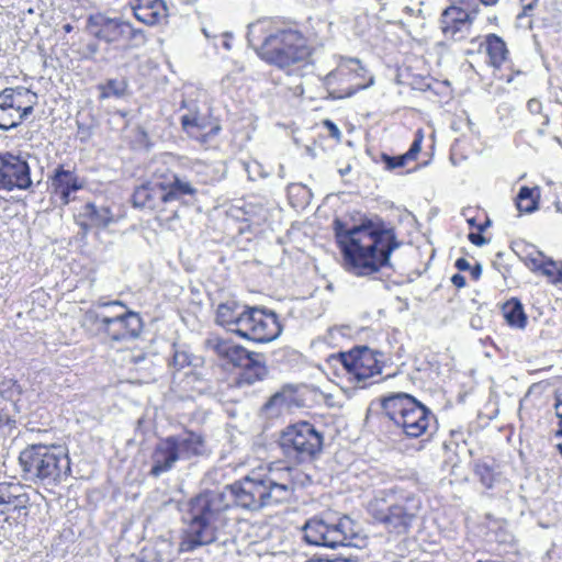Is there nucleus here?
<instances>
[{"label": "nucleus", "mask_w": 562, "mask_h": 562, "mask_svg": "<svg viewBox=\"0 0 562 562\" xmlns=\"http://www.w3.org/2000/svg\"><path fill=\"white\" fill-rule=\"evenodd\" d=\"M102 306L104 307H108V306H114V305H120V306H124L123 303L121 301H111V302H105V303H102L101 304Z\"/></svg>", "instance_id": "nucleus-56"}, {"label": "nucleus", "mask_w": 562, "mask_h": 562, "mask_svg": "<svg viewBox=\"0 0 562 562\" xmlns=\"http://www.w3.org/2000/svg\"><path fill=\"white\" fill-rule=\"evenodd\" d=\"M470 14L456 7L448 8L442 13L441 29L446 35L456 37L459 33L469 31Z\"/></svg>", "instance_id": "nucleus-26"}, {"label": "nucleus", "mask_w": 562, "mask_h": 562, "mask_svg": "<svg viewBox=\"0 0 562 562\" xmlns=\"http://www.w3.org/2000/svg\"><path fill=\"white\" fill-rule=\"evenodd\" d=\"M557 448H558L559 452H560V453H561V456H562V442H561V443H559V445L557 446Z\"/></svg>", "instance_id": "nucleus-62"}, {"label": "nucleus", "mask_w": 562, "mask_h": 562, "mask_svg": "<svg viewBox=\"0 0 562 562\" xmlns=\"http://www.w3.org/2000/svg\"><path fill=\"white\" fill-rule=\"evenodd\" d=\"M237 383L239 386L252 385L268 375V369L262 353L252 355L250 363L240 367Z\"/></svg>", "instance_id": "nucleus-28"}, {"label": "nucleus", "mask_w": 562, "mask_h": 562, "mask_svg": "<svg viewBox=\"0 0 562 562\" xmlns=\"http://www.w3.org/2000/svg\"><path fill=\"white\" fill-rule=\"evenodd\" d=\"M130 7L135 19L149 26L165 22L168 16L164 0H132Z\"/></svg>", "instance_id": "nucleus-19"}, {"label": "nucleus", "mask_w": 562, "mask_h": 562, "mask_svg": "<svg viewBox=\"0 0 562 562\" xmlns=\"http://www.w3.org/2000/svg\"><path fill=\"white\" fill-rule=\"evenodd\" d=\"M524 260H525L526 266L530 270L539 271L542 266V262L544 260V256L541 251L536 250L533 252L528 254L524 258Z\"/></svg>", "instance_id": "nucleus-41"}, {"label": "nucleus", "mask_w": 562, "mask_h": 562, "mask_svg": "<svg viewBox=\"0 0 562 562\" xmlns=\"http://www.w3.org/2000/svg\"><path fill=\"white\" fill-rule=\"evenodd\" d=\"M486 52L490 57V64L498 68L506 60L508 49L502 37L496 34H488L486 36Z\"/></svg>", "instance_id": "nucleus-33"}, {"label": "nucleus", "mask_w": 562, "mask_h": 562, "mask_svg": "<svg viewBox=\"0 0 562 562\" xmlns=\"http://www.w3.org/2000/svg\"><path fill=\"white\" fill-rule=\"evenodd\" d=\"M381 408L383 414L409 438L424 435L430 420L435 419V415L426 405L405 392L383 396Z\"/></svg>", "instance_id": "nucleus-7"}, {"label": "nucleus", "mask_w": 562, "mask_h": 562, "mask_svg": "<svg viewBox=\"0 0 562 562\" xmlns=\"http://www.w3.org/2000/svg\"><path fill=\"white\" fill-rule=\"evenodd\" d=\"M5 160V191L14 189L29 190L33 182L31 168L25 159L11 153H4Z\"/></svg>", "instance_id": "nucleus-15"}, {"label": "nucleus", "mask_w": 562, "mask_h": 562, "mask_svg": "<svg viewBox=\"0 0 562 562\" xmlns=\"http://www.w3.org/2000/svg\"><path fill=\"white\" fill-rule=\"evenodd\" d=\"M27 508L13 507V505H0V522H9L10 519H19L21 516H27Z\"/></svg>", "instance_id": "nucleus-39"}, {"label": "nucleus", "mask_w": 562, "mask_h": 562, "mask_svg": "<svg viewBox=\"0 0 562 562\" xmlns=\"http://www.w3.org/2000/svg\"><path fill=\"white\" fill-rule=\"evenodd\" d=\"M24 88H5L0 92V130L9 131L19 126L18 97L30 94Z\"/></svg>", "instance_id": "nucleus-18"}, {"label": "nucleus", "mask_w": 562, "mask_h": 562, "mask_svg": "<svg viewBox=\"0 0 562 562\" xmlns=\"http://www.w3.org/2000/svg\"><path fill=\"white\" fill-rule=\"evenodd\" d=\"M13 505V507L27 508L30 496L25 487L19 483H0V505Z\"/></svg>", "instance_id": "nucleus-29"}, {"label": "nucleus", "mask_w": 562, "mask_h": 562, "mask_svg": "<svg viewBox=\"0 0 562 562\" xmlns=\"http://www.w3.org/2000/svg\"><path fill=\"white\" fill-rule=\"evenodd\" d=\"M22 477L34 484L55 487L71 474L70 459L61 446L31 445L20 452Z\"/></svg>", "instance_id": "nucleus-4"}, {"label": "nucleus", "mask_w": 562, "mask_h": 562, "mask_svg": "<svg viewBox=\"0 0 562 562\" xmlns=\"http://www.w3.org/2000/svg\"><path fill=\"white\" fill-rule=\"evenodd\" d=\"M220 40H221V45L229 50L231 49V36L228 35V33H224L220 36Z\"/></svg>", "instance_id": "nucleus-53"}, {"label": "nucleus", "mask_w": 562, "mask_h": 562, "mask_svg": "<svg viewBox=\"0 0 562 562\" xmlns=\"http://www.w3.org/2000/svg\"><path fill=\"white\" fill-rule=\"evenodd\" d=\"M557 436H562V424H561L560 429L557 431Z\"/></svg>", "instance_id": "nucleus-63"}, {"label": "nucleus", "mask_w": 562, "mask_h": 562, "mask_svg": "<svg viewBox=\"0 0 562 562\" xmlns=\"http://www.w3.org/2000/svg\"><path fill=\"white\" fill-rule=\"evenodd\" d=\"M167 203L183 200L187 196L194 198L198 188L186 177L170 172L161 177Z\"/></svg>", "instance_id": "nucleus-24"}, {"label": "nucleus", "mask_w": 562, "mask_h": 562, "mask_svg": "<svg viewBox=\"0 0 562 562\" xmlns=\"http://www.w3.org/2000/svg\"><path fill=\"white\" fill-rule=\"evenodd\" d=\"M179 460L180 458L168 438H162L156 445L151 454L153 464L149 474L159 477L161 474L171 471Z\"/></svg>", "instance_id": "nucleus-22"}, {"label": "nucleus", "mask_w": 562, "mask_h": 562, "mask_svg": "<svg viewBox=\"0 0 562 562\" xmlns=\"http://www.w3.org/2000/svg\"><path fill=\"white\" fill-rule=\"evenodd\" d=\"M522 5V14L529 15V13L535 9L538 0H520Z\"/></svg>", "instance_id": "nucleus-46"}, {"label": "nucleus", "mask_w": 562, "mask_h": 562, "mask_svg": "<svg viewBox=\"0 0 562 562\" xmlns=\"http://www.w3.org/2000/svg\"><path fill=\"white\" fill-rule=\"evenodd\" d=\"M543 126H548L549 125V116L548 115H544V121L542 123Z\"/></svg>", "instance_id": "nucleus-61"}, {"label": "nucleus", "mask_w": 562, "mask_h": 562, "mask_svg": "<svg viewBox=\"0 0 562 562\" xmlns=\"http://www.w3.org/2000/svg\"><path fill=\"white\" fill-rule=\"evenodd\" d=\"M468 224L471 226V227H476L477 228V225L476 224V221L474 217H471V218H468Z\"/></svg>", "instance_id": "nucleus-59"}, {"label": "nucleus", "mask_w": 562, "mask_h": 562, "mask_svg": "<svg viewBox=\"0 0 562 562\" xmlns=\"http://www.w3.org/2000/svg\"><path fill=\"white\" fill-rule=\"evenodd\" d=\"M422 143L423 135L420 131H418L415 139L411 144L409 149L405 154L398 156H390L387 154H382L381 161L384 164L385 169L394 170L396 168H402L407 164V161L415 159L419 151L422 150Z\"/></svg>", "instance_id": "nucleus-30"}, {"label": "nucleus", "mask_w": 562, "mask_h": 562, "mask_svg": "<svg viewBox=\"0 0 562 562\" xmlns=\"http://www.w3.org/2000/svg\"><path fill=\"white\" fill-rule=\"evenodd\" d=\"M279 447L283 456L293 463H308L322 453L324 436L308 422L288 425L279 436Z\"/></svg>", "instance_id": "nucleus-8"}, {"label": "nucleus", "mask_w": 562, "mask_h": 562, "mask_svg": "<svg viewBox=\"0 0 562 562\" xmlns=\"http://www.w3.org/2000/svg\"><path fill=\"white\" fill-rule=\"evenodd\" d=\"M91 324L98 327V331L104 334L113 341L135 339L143 329V321L135 312H125L121 315L108 316L94 311H87L83 316V325Z\"/></svg>", "instance_id": "nucleus-12"}, {"label": "nucleus", "mask_w": 562, "mask_h": 562, "mask_svg": "<svg viewBox=\"0 0 562 562\" xmlns=\"http://www.w3.org/2000/svg\"><path fill=\"white\" fill-rule=\"evenodd\" d=\"M334 366H340L349 380H353L360 387L371 384L369 379L381 374L384 355L367 346H358L348 352H338L329 358Z\"/></svg>", "instance_id": "nucleus-11"}, {"label": "nucleus", "mask_w": 562, "mask_h": 562, "mask_svg": "<svg viewBox=\"0 0 562 562\" xmlns=\"http://www.w3.org/2000/svg\"><path fill=\"white\" fill-rule=\"evenodd\" d=\"M240 330L241 338L256 342H270L281 335L282 327L274 312L250 306L244 323L241 322Z\"/></svg>", "instance_id": "nucleus-13"}, {"label": "nucleus", "mask_w": 562, "mask_h": 562, "mask_svg": "<svg viewBox=\"0 0 562 562\" xmlns=\"http://www.w3.org/2000/svg\"><path fill=\"white\" fill-rule=\"evenodd\" d=\"M303 33L294 26H276L262 38L258 55L280 69L305 63L312 55Z\"/></svg>", "instance_id": "nucleus-6"}, {"label": "nucleus", "mask_w": 562, "mask_h": 562, "mask_svg": "<svg viewBox=\"0 0 562 562\" xmlns=\"http://www.w3.org/2000/svg\"><path fill=\"white\" fill-rule=\"evenodd\" d=\"M544 276L549 277L553 283H560L562 280V262L554 261L544 257L540 270Z\"/></svg>", "instance_id": "nucleus-37"}, {"label": "nucleus", "mask_w": 562, "mask_h": 562, "mask_svg": "<svg viewBox=\"0 0 562 562\" xmlns=\"http://www.w3.org/2000/svg\"><path fill=\"white\" fill-rule=\"evenodd\" d=\"M557 416L560 418V422L562 424V402H559L555 405Z\"/></svg>", "instance_id": "nucleus-54"}, {"label": "nucleus", "mask_w": 562, "mask_h": 562, "mask_svg": "<svg viewBox=\"0 0 562 562\" xmlns=\"http://www.w3.org/2000/svg\"><path fill=\"white\" fill-rule=\"evenodd\" d=\"M114 214L110 206L87 202L78 214V225L85 234L90 229H103L114 223Z\"/></svg>", "instance_id": "nucleus-16"}, {"label": "nucleus", "mask_w": 562, "mask_h": 562, "mask_svg": "<svg viewBox=\"0 0 562 562\" xmlns=\"http://www.w3.org/2000/svg\"><path fill=\"white\" fill-rule=\"evenodd\" d=\"M373 83H374V77L370 76L367 82H362V81L356 82L352 88H349L348 91H346L344 97H351L356 92L371 87Z\"/></svg>", "instance_id": "nucleus-43"}, {"label": "nucleus", "mask_w": 562, "mask_h": 562, "mask_svg": "<svg viewBox=\"0 0 562 562\" xmlns=\"http://www.w3.org/2000/svg\"><path fill=\"white\" fill-rule=\"evenodd\" d=\"M325 125L328 127V131L331 136H334V137L340 136V131L334 122L327 120V121H325Z\"/></svg>", "instance_id": "nucleus-50"}, {"label": "nucleus", "mask_w": 562, "mask_h": 562, "mask_svg": "<svg viewBox=\"0 0 562 562\" xmlns=\"http://www.w3.org/2000/svg\"><path fill=\"white\" fill-rule=\"evenodd\" d=\"M485 5L496 4L498 0H480Z\"/></svg>", "instance_id": "nucleus-58"}, {"label": "nucleus", "mask_w": 562, "mask_h": 562, "mask_svg": "<svg viewBox=\"0 0 562 562\" xmlns=\"http://www.w3.org/2000/svg\"><path fill=\"white\" fill-rule=\"evenodd\" d=\"M22 392L21 386L13 379L3 378L0 380V395L9 401L16 400Z\"/></svg>", "instance_id": "nucleus-38"}, {"label": "nucleus", "mask_w": 562, "mask_h": 562, "mask_svg": "<svg viewBox=\"0 0 562 562\" xmlns=\"http://www.w3.org/2000/svg\"><path fill=\"white\" fill-rule=\"evenodd\" d=\"M555 206H557V210H558L559 212H562V201H558V202L555 203Z\"/></svg>", "instance_id": "nucleus-60"}, {"label": "nucleus", "mask_w": 562, "mask_h": 562, "mask_svg": "<svg viewBox=\"0 0 562 562\" xmlns=\"http://www.w3.org/2000/svg\"><path fill=\"white\" fill-rule=\"evenodd\" d=\"M50 180L52 189L63 204H68L71 199V193L77 192L81 188L75 172L64 169L63 166H58L55 169Z\"/></svg>", "instance_id": "nucleus-25"}, {"label": "nucleus", "mask_w": 562, "mask_h": 562, "mask_svg": "<svg viewBox=\"0 0 562 562\" xmlns=\"http://www.w3.org/2000/svg\"><path fill=\"white\" fill-rule=\"evenodd\" d=\"M470 273H471V277L474 280H477L481 277V274H482V266H481V263H475L474 266H471Z\"/></svg>", "instance_id": "nucleus-51"}, {"label": "nucleus", "mask_w": 562, "mask_h": 562, "mask_svg": "<svg viewBox=\"0 0 562 562\" xmlns=\"http://www.w3.org/2000/svg\"><path fill=\"white\" fill-rule=\"evenodd\" d=\"M491 225V221L488 218H486V221L480 225H477V229L480 232H484L486 229V227H488Z\"/></svg>", "instance_id": "nucleus-55"}, {"label": "nucleus", "mask_w": 562, "mask_h": 562, "mask_svg": "<svg viewBox=\"0 0 562 562\" xmlns=\"http://www.w3.org/2000/svg\"><path fill=\"white\" fill-rule=\"evenodd\" d=\"M86 50L88 53V56L89 58H92L94 55L98 54L99 52V45L95 44V43H89L87 46H86Z\"/></svg>", "instance_id": "nucleus-52"}, {"label": "nucleus", "mask_w": 562, "mask_h": 562, "mask_svg": "<svg viewBox=\"0 0 562 562\" xmlns=\"http://www.w3.org/2000/svg\"><path fill=\"white\" fill-rule=\"evenodd\" d=\"M302 533L303 540L315 547L362 548L366 543L359 525L347 515L336 517L330 513H323L313 516L304 522Z\"/></svg>", "instance_id": "nucleus-5"}, {"label": "nucleus", "mask_w": 562, "mask_h": 562, "mask_svg": "<svg viewBox=\"0 0 562 562\" xmlns=\"http://www.w3.org/2000/svg\"><path fill=\"white\" fill-rule=\"evenodd\" d=\"M70 30H71V26L69 24L65 25V31L66 32H70Z\"/></svg>", "instance_id": "nucleus-64"}, {"label": "nucleus", "mask_w": 562, "mask_h": 562, "mask_svg": "<svg viewBox=\"0 0 562 562\" xmlns=\"http://www.w3.org/2000/svg\"><path fill=\"white\" fill-rule=\"evenodd\" d=\"M180 460H189L204 454L205 441L202 435L191 430L167 437Z\"/></svg>", "instance_id": "nucleus-21"}, {"label": "nucleus", "mask_w": 562, "mask_h": 562, "mask_svg": "<svg viewBox=\"0 0 562 562\" xmlns=\"http://www.w3.org/2000/svg\"><path fill=\"white\" fill-rule=\"evenodd\" d=\"M206 346L210 350L215 352L220 358L232 363L234 367L240 368L250 363L252 355L257 352L248 351L240 345L235 344L229 339L221 337H211L206 340Z\"/></svg>", "instance_id": "nucleus-17"}, {"label": "nucleus", "mask_w": 562, "mask_h": 562, "mask_svg": "<svg viewBox=\"0 0 562 562\" xmlns=\"http://www.w3.org/2000/svg\"><path fill=\"white\" fill-rule=\"evenodd\" d=\"M350 170H351V167H350V166H347L346 168L339 169V170H338V172L340 173V176H345V175H347Z\"/></svg>", "instance_id": "nucleus-57"}, {"label": "nucleus", "mask_w": 562, "mask_h": 562, "mask_svg": "<svg viewBox=\"0 0 562 562\" xmlns=\"http://www.w3.org/2000/svg\"><path fill=\"white\" fill-rule=\"evenodd\" d=\"M181 125L183 130L195 138L206 139L210 135H215L220 131L217 124H213L206 114L200 113L198 110H190L181 116Z\"/></svg>", "instance_id": "nucleus-23"}, {"label": "nucleus", "mask_w": 562, "mask_h": 562, "mask_svg": "<svg viewBox=\"0 0 562 562\" xmlns=\"http://www.w3.org/2000/svg\"><path fill=\"white\" fill-rule=\"evenodd\" d=\"M33 100L30 101L27 106L22 108L21 102L18 100V114L20 115L19 125L33 113L34 104L36 103L37 95L32 93Z\"/></svg>", "instance_id": "nucleus-42"}, {"label": "nucleus", "mask_w": 562, "mask_h": 562, "mask_svg": "<svg viewBox=\"0 0 562 562\" xmlns=\"http://www.w3.org/2000/svg\"><path fill=\"white\" fill-rule=\"evenodd\" d=\"M367 70L357 58H344L336 69L328 72L324 78V86L328 89L338 80L345 77L350 79L364 78Z\"/></svg>", "instance_id": "nucleus-27"}, {"label": "nucleus", "mask_w": 562, "mask_h": 562, "mask_svg": "<svg viewBox=\"0 0 562 562\" xmlns=\"http://www.w3.org/2000/svg\"><path fill=\"white\" fill-rule=\"evenodd\" d=\"M527 108L531 113L537 114L541 112L542 104L537 99H530L527 103Z\"/></svg>", "instance_id": "nucleus-47"}, {"label": "nucleus", "mask_w": 562, "mask_h": 562, "mask_svg": "<svg viewBox=\"0 0 562 562\" xmlns=\"http://www.w3.org/2000/svg\"><path fill=\"white\" fill-rule=\"evenodd\" d=\"M172 351V358L169 364L177 371L191 366L196 359L184 345L173 344Z\"/></svg>", "instance_id": "nucleus-34"}, {"label": "nucleus", "mask_w": 562, "mask_h": 562, "mask_svg": "<svg viewBox=\"0 0 562 562\" xmlns=\"http://www.w3.org/2000/svg\"><path fill=\"white\" fill-rule=\"evenodd\" d=\"M333 229L345 261V269L357 277H369L392 267L391 255L401 246L394 229L370 220L347 227L336 218Z\"/></svg>", "instance_id": "nucleus-1"}, {"label": "nucleus", "mask_w": 562, "mask_h": 562, "mask_svg": "<svg viewBox=\"0 0 562 562\" xmlns=\"http://www.w3.org/2000/svg\"><path fill=\"white\" fill-rule=\"evenodd\" d=\"M422 509V499L413 493L401 495L395 502L387 504L383 498H374L369 503L368 512L389 532L405 535Z\"/></svg>", "instance_id": "nucleus-9"}, {"label": "nucleus", "mask_w": 562, "mask_h": 562, "mask_svg": "<svg viewBox=\"0 0 562 562\" xmlns=\"http://www.w3.org/2000/svg\"><path fill=\"white\" fill-rule=\"evenodd\" d=\"M127 83L125 80L110 79L104 85L99 86L101 91V99H109L111 97L122 98L125 95Z\"/></svg>", "instance_id": "nucleus-36"}, {"label": "nucleus", "mask_w": 562, "mask_h": 562, "mask_svg": "<svg viewBox=\"0 0 562 562\" xmlns=\"http://www.w3.org/2000/svg\"><path fill=\"white\" fill-rule=\"evenodd\" d=\"M231 508V499L225 491H206L192 497L184 514L187 529L181 541L182 551H193L217 539V531L224 513Z\"/></svg>", "instance_id": "nucleus-2"}, {"label": "nucleus", "mask_w": 562, "mask_h": 562, "mask_svg": "<svg viewBox=\"0 0 562 562\" xmlns=\"http://www.w3.org/2000/svg\"><path fill=\"white\" fill-rule=\"evenodd\" d=\"M87 31L97 40L109 45L124 44L126 46H142L146 36L142 29H136L121 16L111 18L103 12L90 14L87 19Z\"/></svg>", "instance_id": "nucleus-10"}, {"label": "nucleus", "mask_w": 562, "mask_h": 562, "mask_svg": "<svg viewBox=\"0 0 562 562\" xmlns=\"http://www.w3.org/2000/svg\"><path fill=\"white\" fill-rule=\"evenodd\" d=\"M516 206L519 212H535L538 209V201L533 196V190L528 187H521L516 198Z\"/></svg>", "instance_id": "nucleus-35"}, {"label": "nucleus", "mask_w": 562, "mask_h": 562, "mask_svg": "<svg viewBox=\"0 0 562 562\" xmlns=\"http://www.w3.org/2000/svg\"><path fill=\"white\" fill-rule=\"evenodd\" d=\"M5 160H4V154H0V190L5 191Z\"/></svg>", "instance_id": "nucleus-45"}, {"label": "nucleus", "mask_w": 562, "mask_h": 562, "mask_svg": "<svg viewBox=\"0 0 562 562\" xmlns=\"http://www.w3.org/2000/svg\"><path fill=\"white\" fill-rule=\"evenodd\" d=\"M503 316L510 327L522 329L527 324V315L521 302L515 297L508 300L502 307Z\"/></svg>", "instance_id": "nucleus-32"}, {"label": "nucleus", "mask_w": 562, "mask_h": 562, "mask_svg": "<svg viewBox=\"0 0 562 562\" xmlns=\"http://www.w3.org/2000/svg\"><path fill=\"white\" fill-rule=\"evenodd\" d=\"M475 475L479 476L481 483L486 487L491 488L494 484V472L492 468L485 463H479L475 465Z\"/></svg>", "instance_id": "nucleus-40"}, {"label": "nucleus", "mask_w": 562, "mask_h": 562, "mask_svg": "<svg viewBox=\"0 0 562 562\" xmlns=\"http://www.w3.org/2000/svg\"><path fill=\"white\" fill-rule=\"evenodd\" d=\"M161 177L138 186L132 195L134 207L164 211L167 205Z\"/></svg>", "instance_id": "nucleus-14"}, {"label": "nucleus", "mask_w": 562, "mask_h": 562, "mask_svg": "<svg viewBox=\"0 0 562 562\" xmlns=\"http://www.w3.org/2000/svg\"><path fill=\"white\" fill-rule=\"evenodd\" d=\"M456 268L460 271L470 270L471 265L465 258H458L454 263Z\"/></svg>", "instance_id": "nucleus-49"}, {"label": "nucleus", "mask_w": 562, "mask_h": 562, "mask_svg": "<svg viewBox=\"0 0 562 562\" xmlns=\"http://www.w3.org/2000/svg\"><path fill=\"white\" fill-rule=\"evenodd\" d=\"M249 307L250 306L243 305L235 300L221 303L216 310V323L239 336L241 322L244 323Z\"/></svg>", "instance_id": "nucleus-20"}, {"label": "nucleus", "mask_w": 562, "mask_h": 562, "mask_svg": "<svg viewBox=\"0 0 562 562\" xmlns=\"http://www.w3.org/2000/svg\"><path fill=\"white\" fill-rule=\"evenodd\" d=\"M468 237L476 246H483L487 241L480 231L477 233H470Z\"/></svg>", "instance_id": "nucleus-44"}, {"label": "nucleus", "mask_w": 562, "mask_h": 562, "mask_svg": "<svg viewBox=\"0 0 562 562\" xmlns=\"http://www.w3.org/2000/svg\"><path fill=\"white\" fill-rule=\"evenodd\" d=\"M278 479L273 471L268 473L252 472L224 488L231 499V506L248 512H259L291 498L294 486L289 477Z\"/></svg>", "instance_id": "nucleus-3"}, {"label": "nucleus", "mask_w": 562, "mask_h": 562, "mask_svg": "<svg viewBox=\"0 0 562 562\" xmlns=\"http://www.w3.org/2000/svg\"><path fill=\"white\" fill-rule=\"evenodd\" d=\"M451 282L456 288L461 289L465 285V278L460 273H456L451 277Z\"/></svg>", "instance_id": "nucleus-48"}, {"label": "nucleus", "mask_w": 562, "mask_h": 562, "mask_svg": "<svg viewBox=\"0 0 562 562\" xmlns=\"http://www.w3.org/2000/svg\"><path fill=\"white\" fill-rule=\"evenodd\" d=\"M294 401V394L290 389H283L274 393L263 405L262 412L268 418H276L288 411Z\"/></svg>", "instance_id": "nucleus-31"}]
</instances>
